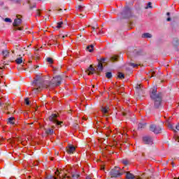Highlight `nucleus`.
I'll list each match as a JSON object with an SVG mask.
<instances>
[{
  "label": "nucleus",
  "mask_w": 179,
  "mask_h": 179,
  "mask_svg": "<svg viewBox=\"0 0 179 179\" xmlns=\"http://www.w3.org/2000/svg\"><path fill=\"white\" fill-rule=\"evenodd\" d=\"M55 176H58L59 177L61 178V174H62V177H67V178H71V176H68V175H66V171H65L64 169H57L55 172Z\"/></svg>",
  "instance_id": "nucleus-7"
},
{
  "label": "nucleus",
  "mask_w": 179,
  "mask_h": 179,
  "mask_svg": "<svg viewBox=\"0 0 179 179\" xmlns=\"http://www.w3.org/2000/svg\"><path fill=\"white\" fill-rule=\"evenodd\" d=\"M103 34V32H101V31H99V34Z\"/></svg>",
  "instance_id": "nucleus-50"
},
{
  "label": "nucleus",
  "mask_w": 179,
  "mask_h": 179,
  "mask_svg": "<svg viewBox=\"0 0 179 179\" xmlns=\"http://www.w3.org/2000/svg\"><path fill=\"white\" fill-rule=\"evenodd\" d=\"M150 131L154 132V134H160L162 132V127L156 124H151L150 126Z\"/></svg>",
  "instance_id": "nucleus-8"
},
{
  "label": "nucleus",
  "mask_w": 179,
  "mask_h": 179,
  "mask_svg": "<svg viewBox=\"0 0 179 179\" xmlns=\"http://www.w3.org/2000/svg\"><path fill=\"white\" fill-rule=\"evenodd\" d=\"M121 15L124 19H128V17H131L132 16L131 8L129 7H125Z\"/></svg>",
  "instance_id": "nucleus-5"
},
{
  "label": "nucleus",
  "mask_w": 179,
  "mask_h": 179,
  "mask_svg": "<svg viewBox=\"0 0 179 179\" xmlns=\"http://www.w3.org/2000/svg\"><path fill=\"white\" fill-rule=\"evenodd\" d=\"M117 78H119V79H124L125 78V76L122 73H119Z\"/></svg>",
  "instance_id": "nucleus-26"
},
{
  "label": "nucleus",
  "mask_w": 179,
  "mask_h": 179,
  "mask_svg": "<svg viewBox=\"0 0 179 179\" xmlns=\"http://www.w3.org/2000/svg\"><path fill=\"white\" fill-rule=\"evenodd\" d=\"M123 115H124V116L127 115V113H123Z\"/></svg>",
  "instance_id": "nucleus-48"
},
{
  "label": "nucleus",
  "mask_w": 179,
  "mask_h": 179,
  "mask_svg": "<svg viewBox=\"0 0 179 179\" xmlns=\"http://www.w3.org/2000/svg\"><path fill=\"white\" fill-rule=\"evenodd\" d=\"M130 66H132L133 68H137L138 64L134 63H130Z\"/></svg>",
  "instance_id": "nucleus-34"
},
{
  "label": "nucleus",
  "mask_w": 179,
  "mask_h": 179,
  "mask_svg": "<svg viewBox=\"0 0 179 179\" xmlns=\"http://www.w3.org/2000/svg\"><path fill=\"white\" fill-rule=\"evenodd\" d=\"M136 89L137 90H139L142 89V85H141V84H137L136 86Z\"/></svg>",
  "instance_id": "nucleus-29"
},
{
  "label": "nucleus",
  "mask_w": 179,
  "mask_h": 179,
  "mask_svg": "<svg viewBox=\"0 0 179 179\" xmlns=\"http://www.w3.org/2000/svg\"><path fill=\"white\" fill-rule=\"evenodd\" d=\"M145 127H146V123L138 124V129H142V128H145Z\"/></svg>",
  "instance_id": "nucleus-23"
},
{
  "label": "nucleus",
  "mask_w": 179,
  "mask_h": 179,
  "mask_svg": "<svg viewBox=\"0 0 179 179\" xmlns=\"http://www.w3.org/2000/svg\"><path fill=\"white\" fill-rule=\"evenodd\" d=\"M2 55L3 57V59H5V58H8V57H9V51L8 50H3L2 51Z\"/></svg>",
  "instance_id": "nucleus-15"
},
{
  "label": "nucleus",
  "mask_w": 179,
  "mask_h": 179,
  "mask_svg": "<svg viewBox=\"0 0 179 179\" xmlns=\"http://www.w3.org/2000/svg\"><path fill=\"white\" fill-rule=\"evenodd\" d=\"M101 113H103V114L104 115H106V114H107V113H108V108L107 107H102L101 109Z\"/></svg>",
  "instance_id": "nucleus-18"
},
{
  "label": "nucleus",
  "mask_w": 179,
  "mask_h": 179,
  "mask_svg": "<svg viewBox=\"0 0 179 179\" xmlns=\"http://www.w3.org/2000/svg\"><path fill=\"white\" fill-rule=\"evenodd\" d=\"M77 9H78V10H79V12H82V10H83V6H78L77 7Z\"/></svg>",
  "instance_id": "nucleus-32"
},
{
  "label": "nucleus",
  "mask_w": 179,
  "mask_h": 179,
  "mask_svg": "<svg viewBox=\"0 0 179 179\" xmlns=\"http://www.w3.org/2000/svg\"><path fill=\"white\" fill-rule=\"evenodd\" d=\"M4 108H5V110H8V106H4Z\"/></svg>",
  "instance_id": "nucleus-44"
},
{
  "label": "nucleus",
  "mask_w": 179,
  "mask_h": 179,
  "mask_svg": "<svg viewBox=\"0 0 179 179\" xmlns=\"http://www.w3.org/2000/svg\"><path fill=\"white\" fill-rule=\"evenodd\" d=\"M173 179H179V177L178 178H174Z\"/></svg>",
  "instance_id": "nucleus-51"
},
{
  "label": "nucleus",
  "mask_w": 179,
  "mask_h": 179,
  "mask_svg": "<svg viewBox=\"0 0 179 179\" xmlns=\"http://www.w3.org/2000/svg\"><path fill=\"white\" fill-rule=\"evenodd\" d=\"M62 80V78L59 76L54 77L51 81H45L40 76H36V78H34L32 83L34 87L32 91L34 93H38V92L41 91V89H52L55 86H59Z\"/></svg>",
  "instance_id": "nucleus-1"
},
{
  "label": "nucleus",
  "mask_w": 179,
  "mask_h": 179,
  "mask_svg": "<svg viewBox=\"0 0 179 179\" xmlns=\"http://www.w3.org/2000/svg\"><path fill=\"white\" fill-rule=\"evenodd\" d=\"M150 97L152 100L154 101V107L155 108H159L162 106V93H157V89L153 88L150 94Z\"/></svg>",
  "instance_id": "nucleus-2"
},
{
  "label": "nucleus",
  "mask_w": 179,
  "mask_h": 179,
  "mask_svg": "<svg viewBox=\"0 0 179 179\" xmlns=\"http://www.w3.org/2000/svg\"><path fill=\"white\" fill-rule=\"evenodd\" d=\"M16 64H20L23 62L22 57L17 58L15 60Z\"/></svg>",
  "instance_id": "nucleus-22"
},
{
  "label": "nucleus",
  "mask_w": 179,
  "mask_h": 179,
  "mask_svg": "<svg viewBox=\"0 0 179 179\" xmlns=\"http://www.w3.org/2000/svg\"><path fill=\"white\" fill-rule=\"evenodd\" d=\"M33 8H36V5H34L33 7H30V9H33Z\"/></svg>",
  "instance_id": "nucleus-43"
},
{
  "label": "nucleus",
  "mask_w": 179,
  "mask_h": 179,
  "mask_svg": "<svg viewBox=\"0 0 179 179\" xmlns=\"http://www.w3.org/2000/svg\"><path fill=\"white\" fill-rule=\"evenodd\" d=\"M85 72L87 73V75H93V73L96 72V69H94L93 66L90 65Z\"/></svg>",
  "instance_id": "nucleus-11"
},
{
  "label": "nucleus",
  "mask_w": 179,
  "mask_h": 179,
  "mask_svg": "<svg viewBox=\"0 0 179 179\" xmlns=\"http://www.w3.org/2000/svg\"><path fill=\"white\" fill-rule=\"evenodd\" d=\"M13 2H14V3H20V0H13Z\"/></svg>",
  "instance_id": "nucleus-39"
},
{
  "label": "nucleus",
  "mask_w": 179,
  "mask_h": 179,
  "mask_svg": "<svg viewBox=\"0 0 179 179\" xmlns=\"http://www.w3.org/2000/svg\"><path fill=\"white\" fill-rule=\"evenodd\" d=\"M46 134L48 135H52L54 134V130L52 129H48L46 130Z\"/></svg>",
  "instance_id": "nucleus-21"
},
{
  "label": "nucleus",
  "mask_w": 179,
  "mask_h": 179,
  "mask_svg": "<svg viewBox=\"0 0 179 179\" xmlns=\"http://www.w3.org/2000/svg\"><path fill=\"white\" fill-rule=\"evenodd\" d=\"M79 1H83V0H79Z\"/></svg>",
  "instance_id": "nucleus-56"
},
{
  "label": "nucleus",
  "mask_w": 179,
  "mask_h": 179,
  "mask_svg": "<svg viewBox=\"0 0 179 179\" xmlns=\"http://www.w3.org/2000/svg\"><path fill=\"white\" fill-rule=\"evenodd\" d=\"M87 50L89 51V52H93L94 50V46L93 45H90L87 46Z\"/></svg>",
  "instance_id": "nucleus-17"
},
{
  "label": "nucleus",
  "mask_w": 179,
  "mask_h": 179,
  "mask_svg": "<svg viewBox=\"0 0 179 179\" xmlns=\"http://www.w3.org/2000/svg\"><path fill=\"white\" fill-rule=\"evenodd\" d=\"M149 8H152V2H149L145 7V9H149Z\"/></svg>",
  "instance_id": "nucleus-31"
},
{
  "label": "nucleus",
  "mask_w": 179,
  "mask_h": 179,
  "mask_svg": "<svg viewBox=\"0 0 179 179\" xmlns=\"http://www.w3.org/2000/svg\"><path fill=\"white\" fill-rule=\"evenodd\" d=\"M177 131H179V123L176 126Z\"/></svg>",
  "instance_id": "nucleus-40"
},
{
  "label": "nucleus",
  "mask_w": 179,
  "mask_h": 179,
  "mask_svg": "<svg viewBox=\"0 0 179 179\" xmlns=\"http://www.w3.org/2000/svg\"><path fill=\"white\" fill-rule=\"evenodd\" d=\"M75 150H76V148L73 145H69V147L67 148V153H69V155L73 153Z\"/></svg>",
  "instance_id": "nucleus-12"
},
{
  "label": "nucleus",
  "mask_w": 179,
  "mask_h": 179,
  "mask_svg": "<svg viewBox=\"0 0 179 179\" xmlns=\"http://www.w3.org/2000/svg\"><path fill=\"white\" fill-rule=\"evenodd\" d=\"M166 15H167L168 16H170V13H167Z\"/></svg>",
  "instance_id": "nucleus-46"
},
{
  "label": "nucleus",
  "mask_w": 179,
  "mask_h": 179,
  "mask_svg": "<svg viewBox=\"0 0 179 179\" xmlns=\"http://www.w3.org/2000/svg\"><path fill=\"white\" fill-rule=\"evenodd\" d=\"M173 131H174V132H176V130H175V129H173Z\"/></svg>",
  "instance_id": "nucleus-54"
},
{
  "label": "nucleus",
  "mask_w": 179,
  "mask_h": 179,
  "mask_svg": "<svg viewBox=\"0 0 179 179\" xmlns=\"http://www.w3.org/2000/svg\"><path fill=\"white\" fill-rule=\"evenodd\" d=\"M47 61L49 62V64H52L54 62V61L52 60V58L51 57H48L47 59Z\"/></svg>",
  "instance_id": "nucleus-33"
},
{
  "label": "nucleus",
  "mask_w": 179,
  "mask_h": 179,
  "mask_svg": "<svg viewBox=\"0 0 179 179\" xmlns=\"http://www.w3.org/2000/svg\"><path fill=\"white\" fill-rule=\"evenodd\" d=\"M4 22L7 23H12V20L10 18H5Z\"/></svg>",
  "instance_id": "nucleus-30"
},
{
  "label": "nucleus",
  "mask_w": 179,
  "mask_h": 179,
  "mask_svg": "<svg viewBox=\"0 0 179 179\" xmlns=\"http://www.w3.org/2000/svg\"><path fill=\"white\" fill-rule=\"evenodd\" d=\"M96 33H99V28L96 29Z\"/></svg>",
  "instance_id": "nucleus-45"
},
{
  "label": "nucleus",
  "mask_w": 179,
  "mask_h": 179,
  "mask_svg": "<svg viewBox=\"0 0 179 179\" xmlns=\"http://www.w3.org/2000/svg\"><path fill=\"white\" fill-rule=\"evenodd\" d=\"M58 118V115L57 114H52L50 117H49V120L51 122H53V124H55L56 127H57V128H59L61 127H62V122L58 121V120L57 119Z\"/></svg>",
  "instance_id": "nucleus-4"
},
{
  "label": "nucleus",
  "mask_w": 179,
  "mask_h": 179,
  "mask_svg": "<svg viewBox=\"0 0 179 179\" xmlns=\"http://www.w3.org/2000/svg\"><path fill=\"white\" fill-rule=\"evenodd\" d=\"M86 179H92V178H90V176H87Z\"/></svg>",
  "instance_id": "nucleus-42"
},
{
  "label": "nucleus",
  "mask_w": 179,
  "mask_h": 179,
  "mask_svg": "<svg viewBox=\"0 0 179 179\" xmlns=\"http://www.w3.org/2000/svg\"><path fill=\"white\" fill-rule=\"evenodd\" d=\"M25 103H26L27 106H29L30 104V101H29V99H25Z\"/></svg>",
  "instance_id": "nucleus-38"
},
{
  "label": "nucleus",
  "mask_w": 179,
  "mask_h": 179,
  "mask_svg": "<svg viewBox=\"0 0 179 179\" xmlns=\"http://www.w3.org/2000/svg\"><path fill=\"white\" fill-rule=\"evenodd\" d=\"M137 179H141V178H137Z\"/></svg>",
  "instance_id": "nucleus-55"
},
{
  "label": "nucleus",
  "mask_w": 179,
  "mask_h": 179,
  "mask_svg": "<svg viewBox=\"0 0 179 179\" xmlns=\"http://www.w3.org/2000/svg\"><path fill=\"white\" fill-rule=\"evenodd\" d=\"M101 170H104V166H101Z\"/></svg>",
  "instance_id": "nucleus-47"
},
{
  "label": "nucleus",
  "mask_w": 179,
  "mask_h": 179,
  "mask_svg": "<svg viewBox=\"0 0 179 179\" xmlns=\"http://www.w3.org/2000/svg\"><path fill=\"white\" fill-rule=\"evenodd\" d=\"M15 30H22V28L19 27L22 24V19H20V15H17V18L14 20V22L13 23Z\"/></svg>",
  "instance_id": "nucleus-6"
},
{
  "label": "nucleus",
  "mask_w": 179,
  "mask_h": 179,
  "mask_svg": "<svg viewBox=\"0 0 179 179\" xmlns=\"http://www.w3.org/2000/svg\"><path fill=\"white\" fill-rule=\"evenodd\" d=\"M45 179H58V178L55 176H48L45 178Z\"/></svg>",
  "instance_id": "nucleus-35"
},
{
  "label": "nucleus",
  "mask_w": 179,
  "mask_h": 179,
  "mask_svg": "<svg viewBox=\"0 0 179 179\" xmlns=\"http://www.w3.org/2000/svg\"><path fill=\"white\" fill-rule=\"evenodd\" d=\"M166 20H167V22H170V20H171V17H168Z\"/></svg>",
  "instance_id": "nucleus-41"
},
{
  "label": "nucleus",
  "mask_w": 179,
  "mask_h": 179,
  "mask_svg": "<svg viewBox=\"0 0 179 179\" xmlns=\"http://www.w3.org/2000/svg\"><path fill=\"white\" fill-rule=\"evenodd\" d=\"M106 62V58L102 57L100 60H99V64L96 68L97 72H101L103 71V64Z\"/></svg>",
  "instance_id": "nucleus-10"
},
{
  "label": "nucleus",
  "mask_w": 179,
  "mask_h": 179,
  "mask_svg": "<svg viewBox=\"0 0 179 179\" xmlns=\"http://www.w3.org/2000/svg\"><path fill=\"white\" fill-rule=\"evenodd\" d=\"M148 76V78H153L156 76V72L153 71V70H150Z\"/></svg>",
  "instance_id": "nucleus-16"
},
{
  "label": "nucleus",
  "mask_w": 179,
  "mask_h": 179,
  "mask_svg": "<svg viewBox=\"0 0 179 179\" xmlns=\"http://www.w3.org/2000/svg\"><path fill=\"white\" fill-rule=\"evenodd\" d=\"M126 179H135V176L129 172H127Z\"/></svg>",
  "instance_id": "nucleus-13"
},
{
  "label": "nucleus",
  "mask_w": 179,
  "mask_h": 179,
  "mask_svg": "<svg viewBox=\"0 0 179 179\" xmlns=\"http://www.w3.org/2000/svg\"><path fill=\"white\" fill-rule=\"evenodd\" d=\"M36 68H38V66H36Z\"/></svg>",
  "instance_id": "nucleus-53"
},
{
  "label": "nucleus",
  "mask_w": 179,
  "mask_h": 179,
  "mask_svg": "<svg viewBox=\"0 0 179 179\" xmlns=\"http://www.w3.org/2000/svg\"><path fill=\"white\" fill-rule=\"evenodd\" d=\"M168 128H169L170 129H174V128L173 127V125L170 123H168Z\"/></svg>",
  "instance_id": "nucleus-37"
},
{
  "label": "nucleus",
  "mask_w": 179,
  "mask_h": 179,
  "mask_svg": "<svg viewBox=\"0 0 179 179\" xmlns=\"http://www.w3.org/2000/svg\"><path fill=\"white\" fill-rule=\"evenodd\" d=\"M143 142L145 145H153V138L149 136L143 137Z\"/></svg>",
  "instance_id": "nucleus-9"
},
{
  "label": "nucleus",
  "mask_w": 179,
  "mask_h": 179,
  "mask_svg": "<svg viewBox=\"0 0 179 179\" xmlns=\"http://www.w3.org/2000/svg\"><path fill=\"white\" fill-rule=\"evenodd\" d=\"M62 24H64L63 22H59L57 23V29H61V27H62Z\"/></svg>",
  "instance_id": "nucleus-25"
},
{
  "label": "nucleus",
  "mask_w": 179,
  "mask_h": 179,
  "mask_svg": "<svg viewBox=\"0 0 179 179\" xmlns=\"http://www.w3.org/2000/svg\"><path fill=\"white\" fill-rule=\"evenodd\" d=\"M92 87L94 88V85H92Z\"/></svg>",
  "instance_id": "nucleus-52"
},
{
  "label": "nucleus",
  "mask_w": 179,
  "mask_h": 179,
  "mask_svg": "<svg viewBox=\"0 0 179 179\" xmlns=\"http://www.w3.org/2000/svg\"><path fill=\"white\" fill-rule=\"evenodd\" d=\"M71 177H72V178H73V179H78V178H79V175H78V174H76V173H74V174H72V175H71Z\"/></svg>",
  "instance_id": "nucleus-28"
},
{
  "label": "nucleus",
  "mask_w": 179,
  "mask_h": 179,
  "mask_svg": "<svg viewBox=\"0 0 179 179\" xmlns=\"http://www.w3.org/2000/svg\"><path fill=\"white\" fill-rule=\"evenodd\" d=\"M93 30H96V28L95 27H92Z\"/></svg>",
  "instance_id": "nucleus-49"
},
{
  "label": "nucleus",
  "mask_w": 179,
  "mask_h": 179,
  "mask_svg": "<svg viewBox=\"0 0 179 179\" xmlns=\"http://www.w3.org/2000/svg\"><path fill=\"white\" fill-rule=\"evenodd\" d=\"M110 61L112 62H115L116 61H118V55H113L110 57Z\"/></svg>",
  "instance_id": "nucleus-19"
},
{
  "label": "nucleus",
  "mask_w": 179,
  "mask_h": 179,
  "mask_svg": "<svg viewBox=\"0 0 179 179\" xmlns=\"http://www.w3.org/2000/svg\"><path fill=\"white\" fill-rule=\"evenodd\" d=\"M122 163L123 164H124V166H128V164H129V162H128L127 159H123V160L122 161Z\"/></svg>",
  "instance_id": "nucleus-27"
},
{
  "label": "nucleus",
  "mask_w": 179,
  "mask_h": 179,
  "mask_svg": "<svg viewBox=\"0 0 179 179\" xmlns=\"http://www.w3.org/2000/svg\"><path fill=\"white\" fill-rule=\"evenodd\" d=\"M141 37L143 38H152V34L149 33H144L142 34Z\"/></svg>",
  "instance_id": "nucleus-14"
},
{
  "label": "nucleus",
  "mask_w": 179,
  "mask_h": 179,
  "mask_svg": "<svg viewBox=\"0 0 179 179\" xmlns=\"http://www.w3.org/2000/svg\"><path fill=\"white\" fill-rule=\"evenodd\" d=\"M106 76L108 79H111L113 78V73L111 72H107Z\"/></svg>",
  "instance_id": "nucleus-24"
},
{
  "label": "nucleus",
  "mask_w": 179,
  "mask_h": 179,
  "mask_svg": "<svg viewBox=\"0 0 179 179\" xmlns=\"http://www.w3.org/2000/svg\"><path fill=\"white\" fill-rule=\"evenodd\" d=\"M41 16V13H40V10L36 11V17H40Z\"/></svg>",
  "instance_id": "nucleus-36"
},
{
  "label": "nucleus",
  "mask_w": 179,
  "mask_h": 179,
  "mask_svg": "<svg viewBox=\"0 0 179 179\" xmlns=\"http://www.w3.org/2000/svg\"><path fill=\"white\" fill-rule=\"evenodd\" d=\"M124 173H125L124 170L115 166L110 171V175L112 178H117V177H121Z\"/></svg>",
  "instance_id": "nucleus-3"
},
{
  "label": "nucleus",
  "mask_w": 179,
  "mask_h": 179,
  "mask_svg": "<svg viewBox=\"0 0 179 179\" xmlns=\"http://www.w3.org/2000/svg\"><path fill=\"white\" fill-rule=\"evenodd\" d=\"M8 123L11 124L12 125L15 124V117L8 118Z\"/></svg>",
  "instance_id": "nucleus-20"
}]
</instances>
